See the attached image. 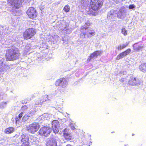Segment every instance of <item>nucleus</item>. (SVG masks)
I'll use <instances>...</instances> for the list:
<instances>
[{
  "label": "nucleus",
  "mask_w": 146,
  "mask_h": 146,
  "mask_svg": "<svg viewBox=\"0 0 146 146\" xmlns=\"http://www.w3.org/2000/svg\"><path fill=\"white\" fill-rule=\"evenodd\" d=\"M140 70L143 72H146V63L141 64L139 67Z\"/></svg>",
  "instance_id": "aec40b11"
},
{
  "label": "nucleus",
  "mask_w": 146,
  "mask_h": 146,
  "mask_svg": "<svg viewBox=\"0 0 146 146\" xmlns=\"http://www.w3.org/2000/svg\"><path fill=\"white\" fill-rule=\"evenodd\" d=\"M85 25L86 26H89L90 25V22L88 21L86 23Z\"/></svg>",
  "instance_id": "4c0bfd02"
},
{
  "label": "nucleus",
  "mask_w": 146,
  "mask_h": 146,
  "mask_svg": "<svg viewBox=\"0 0 146 146\" xmlns=\"http://www.w3.org/2000/svg\"><path fill=\"white\" fill-rule=\"evenodd\" d=\"M44 8V6H42L41 7H40L39 9L41 10L42 11Z\"/></svg>",
  "instance_id": "58836bf2"
},
{
  "label": "nucleus",
  "mask_w": 146,
  "mask_h": 146,
  "mask_svg": "<svg viewBox=\"0 0 146 146\" xmlns=\"http://www.w3.org/2000/svg\"><path fill=\"white\" fill-rule=\"evenodd\" d=\"M139 83V80L132 76H130V79L129 80L128 82V84L132 86L138 84Z\"/></svg>",
  "instance_id": "dca6fc26"
},
{
  "label": "nucleus",
  "mask_w": 146,
  "mask_h": 146,
  "mask_svg": "<svg viewBox=\"0 0 146 146\" xmlns=\"http://www.w3.org/2000/svg\"><path fill=\"white\" fill-rule=\"evenodd\" d=\"M125 79H123V80L122 79H121V81L122 82H124V81L125 80Z\"/></svg>",
  "instance_id": "79ce46f5"
},
{
  "label": "nucleus",
  "mask_w": 146,
  "mask_h": 146,
  "mask_svg": "<svg viewBox=\"0 0 146 146\" xmlns=\"http://www.w3.org/2000/svg\"><path fill=\"white\" fill-rule=\"evenodd\" d=\"M60 140L57 136L50 137L46 142V146H57V142H59Z\"/></svg>",
  "instance_id": "423d86ee"
},
{
  "label": "nucleus",
  "mask_w": 146,
  "mask_h": 146,
  "mask_svg": "<svg viewBox=\"0 0 146 146\" xmlns=\"http://www.w3.org/2000/svg\"><path fill=\"white\" fill-rule=\"evenodd\" d=\"M28 107L27 106H23L21 108V109L23 110H25L27 109Z\"/></svg>",
  "instance_id": "c9c22d12"
},
{
  "label": "nucleus",
  "mask_w": 146,
  "mask_h": 146,
  "mask_svg": "<svg viewBox=\"0 0 146 146\" xmlns=\"http://www.w3.org/2000/svg\"><path fill=\"white\" fill-rule=\"evenodd\" d=\"M131 49L129 48L127 50L122 52L117 56L116 59L117 60H119L120 59L123 58L126 56L128 55L131 52Z\"/></svg>",
  "instance_id": "f3484780"
},
{
  "label": "nucleus",
  "mask_w": 146,
  "mask_h": 146,
  "mask_svg": "<svg viewBox=\"0 0 146 146\" xmlns=\"http://www.w3.org/2000/svg\"><path fill=\"white\" fill-rule=\"evenodd\" d=\"M70 10V7L69 6L66 5L63 8V10L66 12H68Z\"/></svg>",
  "instance_id": "a878e982"
},
{
  "label": "nucleus",
  "mask_w": 146,
  "mask_h": 146,
  "mask_svg": "<svg viewBox=\"0 0 146 146\" xmlns=\"http://www.w3.org/2000/svg\"><path fill=\"white\" fill-rule=\"evenodd\" d=\"M135 6L134 5L132 4L129 5V9H131L135 8Z\"/></svg>",
  "instance_id": "72a5a7b5"
},
{
  "label": "nucleus",
  "mask_w": 146,
  "mask_h": 146,
  "mask_svg": "<svg viewBox=\"0 0 146 146\" xmlns=\"http://www.w3.org/2000/svg\"><path fill=\"white\" fill-rule=\"evenodd\" d=\"M21 102L23 104V103H27V102H25V100H22V101H21Z\"/></svg>",
  "instance_id": "a19ab883"
},
{
  "label": "nucleus",
  "mask_w": 146,
  "mask_h": 146,
  "mask_svg": "<svg viewBox=\"0 0 146 146\" xmlns=\"http://www.w3.org/2000/svg\"><path fill=\"white\" fill-rule=\"evenodd\" d=\"M43 100L41 98L40 99V102H41V105H42V104L44 102V101H42Z\"/></svg>",
  "instance_id": "ea45409f"
},
{
  "label": "nucleus",
  "mask_w": 146,
  "mask_h": 146,
  "mask_svg": "<svg viewBox=\"0 0 146 146\" xmlns=\"http://www.w3.org/2000/svg\"><path fill=\"white\" fill-rule=\"evenodd\" d=\"M40 102L39 99L36 101L35 104L36 105H41V102Z\"/></svg>",
  "instance_id": "f704fd0d"
},
{
  "label": "nucleus",
  "mask_w": 146,
  "mask_h": 146,
  "mask_svg": "<svg viewBox=\"0 0 146 146\" xmlns=\"http://www.w3.org/2000/svg\"><path fill=\"white\" fill-rule=\"evenodd\" d=\"M23 113L21 112L18 115V117H17L16 118L15 120L17 122V121H19L22 117L23 115Z\"/></svg>",
  "instance_id": "bb28decb"
},
{
  "label": "nucleus",
  "mask_w": 146,
  "mask_h": 146,
  "mask_svg": "<svg viewBox=\"0 0 146 146\" xmlns=\"http://www.w3.org/2000/svg\"><path fill=\"white\" fill-rule=\"evenodd\" d=\"M27 13L30 18L33 19L37 16L36 10L33 7L29 8L27 12Z\"/></svg>",
  "instance_id": "1a4fd4ad"
},
{
  "label": "nucleus",
  "mask_w": 146,
  "mask_h": 146,
  "mask_svg": "<svg viewBox=\"0 0 146 146\" xmlns=\"http://www.w3.org/2000/svg\"><path fill=\"white\" fill-rule=\"evenodd\" d=\"M14 131V129L13 127L8 128L5 129V132L6 133L9 134L13 132Z\"/></svg>",
  "instance_id": "4be33fe9"
},
{
  "label": "nucleus",
  "mask_w": 146,
  "mask_h": 146,
  "mask_svg": "<svg viewBox=\"0 0 146 146\" xmlns=\"http://www.w3.org/2000/svg\"><path fill=\"white\" fill-rule=\"evenodd\" d=\"M20 54L18 48L15 47H13L7 51L6 57L7 60H13L19 58Z\"/></svg>",
  "instance_id": "f257e3e1"
},
{
  "label": "nucleus",
  "mask_w": 146,
  "mask_h": 146,
  "mask_svg": "<svg viewBox=\"0 0 146 146\" xmlns=\"http://www.w3.org/2000/svg\"><path fill=\"white\" fill-rule=\"evenodd\" d=\"M137 43H135L133 45V47L135 50L142 51L144 47V46H138L137 44Z\"/></svg>",
  "instance_id": "6ab92c4d"
},
{
  "label": "nucleus",
  "mask_w": 146,
  "mask_h": 146,
  "mask_svg": "<svg viewBox=\"0 0 146 146\" xmlns=\"http://www.w3.org/2000/svg\"><path fill=\"white\" fill-rule=\"evenodd\" d=\"M35 29L30 28L27 29L23 33V36L27 39H30L33 37L36 34Z\"/></svg>",
  "instance_id": "20e7f679"
},
{
  "label": "nucleus",
  "mask_w": 146,
  "mask_h": 146,
  "mask_svg": "<svg viewBox=\"0 0 146 146\" xmlns=\"http://www.w3.org/2000/svg\"><path fill=\"white\" fill-rule=\"evenodd\" d=\"M30 117V115L29 114L24 115L22 119L23 121H25L29 119V117Z\"/></svg>",
  "instance_id": "393cba45"
},
{
  "label": "nucleus",
  "mask_w": 146,
  "mask_h": 146,
  "mask_svg": "<svg viewBox=\"0 0 146 146\" xmlns=\"http://www.w3.org/2000/svg\"><path fill=\"white\" fill-rule=\"evenodd\" d=\"M0 59V74L4 73L3 72L7 71L9 67L3 64L4 60L1 58Z\"/></svg>",
  "instance_id": "ddd939ff"
},
{
  "label": "nucleus",
  "mask_w": 146,
  "mask_h": 146,
  "mask_svg": "<svg viewBox=\"0 0 146 146\" xmlns=\"http://www.w3.org/2000/svg\"><path fill=\"white\" fill-rule=\"evenodd\" d=\"M43 115L45 120H48L49 119V115L48 113H45Z\"/></svg>",
  "instance_id": "c85d7f7f"
},
{
  "label": "nucleus",
  "mask_w": 146,
  "mask_h": 146,
  "mask_svg": "<svg viewBox=\"0 0 146 146\" xmlns=\"http://www.w3.org/2000/svg\"><path fill=\"white\" fill-rule=\"evenodd\" d=\"M63 132L64 136L65 135H66V134L67 135L68 133H70L69 130L66 128L64 129L63 131Z\"/></svg>",
  "instance_id": "cd10ccee"
},
{
  "label": "nucleus",
  "mask_w": 146,
  "mask_h": 146,
  "mask_svg": "<svg viewBox=\"0 0 146 146\" xmlns=\"http://www.w3.org/2000/svg\"><path fill=\"white\" fill-rule=\"evenodd\" d=\"M21 0H8L9 3H11L12 7L18 9L22 5Z\"/></svg>",
  "instance_id": "9b49d317"
},
{
  "label": "nucleus",
  "mask_w": 146,
  "mask_h": 146,
  "mask_svg": "<svg viewBox=\"0 0 146 146\" xmlns=\"http://www.w3.org/2000/svg\"><path fill=\"white\" fill-rule=\"evenodd\" d=\"M68 84V82L65 78H61L58 80L56 82V86H60L62 88L65 87Z\"/></svg>",
  "instance_id": "6e6552de"
},
{
  "label": "nucleus",
  "mask_w": 146,
  "mask_h": 146,
  "mask_svg": "<svg viewBox=\"0 0 146 146\" xmlns=\"http://www.w3.org/2000/svg\"><path fill=\"white\" fill-rule=\"evenodd\" d=\"M29 139L31 142L33 143H34L36 140V138L35 136H31L30 137Z\"/></svg>",
  "instance_id": "b1692460"
},
{
  "label": "nucleus",
  "mask_w": 146,
  "mask_h": 146,
  "mask_svg": "<svg viewBox=\"0 0 146 146\" xmlns=\"http://www.w3.org/2000/svg\"><path fill=\"white\" fill-rule=\"evenodd\" d=\"M121 32L122 34L125 36L127 35V31L124 28H122L121 29Z\"/></svg>",
  "instance_id": "c756f323"
},
{
  "label": "nucleus",
  "mask_w": 146,
  "mask_h": 146,
  "mask_svg": "<svg viewBox=\"0 0 146 146\" xmlns=\"http://www.w3.org/2000/svg\"><path fill=\"white\" fill-rule=\"evenodd\" d=\"M51 129L48 127H41L39 131V134L45 137H47L51 132Z\"/></svg>",
  "instance_id": "0eeeda50"
},
{
  "label": "nucleus",
  "mask_w": 146,
  "mask_h": 146,
  "mask_svg": "<svg viewBox=\"0 0 146 146\" xmlns=\"http://www.w3.org/2000/svg\"><path fill=\"white\" fill-rule=\"evenodd\" d=\"M86 26H82L81 27V30L85 29V31H81L80 35L81 37L84 38L91 37L95 34V31L94 30H87V28Z\"/></svg>",
  "instance_id": "f03ea898"
},
{
  "label": "nucleus",
  "mask_w": 146,
  "mask_h": 146,
  "mask_svg": "<svg viewBox=\"0 0 146 146\" xmlns=\"http://www.w3.org/2000/svg\"><path fill=\"white\" fill-rule=\"evenodd\" d=\"M134 135V134L133 133V134H132V136H133V135Z\"/></svg>",
  "instance_id": "37998d69"
},
{
  "label": "nucleus",
  "mask_w": 146,
  "mask_h": 146,
  "mask_svg": "<svg viewBox=\"0 0 146 146\" xmlns=\"http://www.w3.org/2000/svg\"><path fill=\"white\" fill-rule=\"evenodd\" d=\"M41 99L43 100L42 101H44V102L45 101H46L48 99V96H42L41 97Z\"/></svg>",
  "instance_id": "473e14b6"
},
{
  "label": "nucleus",
  "mask_w": 146,
  "mask_h": 146,
  "mask_svg": "<svg viewBox=\"0 0 146 146\" xmlns=\"http://www.w3.org/2000/svg\"><path fill=\"white\" fill-rule=\"evenodd\" d=\"M21 146H29V139L27 135H22L21 137Z\"/></svg>",
  "instance_id": "f8f14e48"
},
{
  "label": "nucleus",
  "mask_w": 146,
  "mask_h": 146,
  "mask_svg": "<svg viewBox=\"0 0 146 146\" xmlns=\"http://www.w3.org/2000/svg\"><path fill=\"white\" fill-rule=\"evenodd\" d=\"M52 127L54 132L55 134L58 133L59 131V124L58 120H54L52 121Z\"/></svg>",
  "instance_id": "2eb2a0df"
},
{
  "label": "nucleus",
  "mask_w": 146,
  "mask_h": 146,
  "mask_svg": "<svg viewBox=\"0 0 146 146\" xmlns=\"http://www.w3.org/2000/svg\"><path fill=\"white\" fill-rule=\"evenodd\" d=\"M40 127V126L38 123L34 122L30 124L27 127V129L29 132L34 133L36 132Z\"/></svg>",
  "instance_id": "39448f33"
},
{
  "label": "nucleus",
  "mask_w": 146,
  "mask_h": 146,
  "mask_svg": "<svg viewBox=\"0 0 146 146\" xmlns=\"http://www.w3.org/2000/svg\"><path fill=\"white\" fill-rule=\"evenodd\" d=\"M125 145V146H128V145Z\"/></svg>",
  "instance_id": "c03bdc74"
},
{
  "label": "nucleus",
  "mask_w": 146,
  "mask_h": 146,
  "mask_svg": "<svg viewBox=\"0 0 146 146\" xmlns=\"http://www.w3.org/2000/svg\"><path fill=\"white\" fill-rule=\"evenodd\" d=\"M102 53V51H96L92 54L88 58V60L90 61L92 58H96L98 56L100 55Z\"/></svg>",
  "instance_id": "a211bd4d"
},
{
  "label": "nucleus",
  "mask_w": 146,
  "mask_h": 146,
  "mask_svg": "<svg viewBox=\"0 0 146 146\" xmlns=\"http://www.w3.org/2000/svg\"><path fill=\"white\" fill-rule=\"evenodd\" d=\"M129 42H127L125 43L121 44L120 45H119L117 48L118 50H121L125 48L126 46H128Z\"/></svg>",
  "instance_id": "412c9836"
},
{
  "label": "nucleus",
  "mask_w": 146,
  "mask_h": 146,
  "mask_svg": "<svg viewBox=\"0 0 146 146\" xmlns=\"http://www.w3.org/2000/svg\"><path fill=\"white\" fill-rule=\"evenodd\" d=\"M6 104L7 103L6 102H2L0 103V107L1 108H3L6 107Z\"/></svg>",
  "instance_id": "2f4dec72"
},
{
  "label": "nucleus",
  "mask_w": 146,
  "mask_h": 146,
  "mask_svg": "<svg viewBox=\"0 0 146 146\" xmlns=\"http://www.w3.org/2000/svg\"><path fill=\"white\" fill-rule=\"evenodd\" d=\"M65 26H66L64 27V28H65L66 27V25H65ZM66 27H67V26H66Z\"/></svg>",
  "instance_id": "a18cd8bd"
},
{
  "label": "nucleus",
  "mask_w": 146,
  "mask_h": 146,
  "mask_svg": "<svg viewBox=\"0 0 146 146\" xmlns=\"http://www.w3.org/2000/svg\"><path fill=\"white\" fill-rule=\"evenodd\" d=\"M70 126L72 129L74 130L75 129L74 126L73 124H71Z\"/></svg>",
  "instance_id": "e433bc0d"
},
{
  "label": "nucleus",
  "mask_w": 146,
  "mask_h": 146,
  "mask_svg": "<svg viewBox=\"0 0 146 146\" xmlns=\"http://www.w3.org/2000/svg\"><path fill=\"white\" fill-rule=\"evenodd\" d=\"M64 137L66 140L68 141L71 140L72 139L71 133H68L66 135H65Z\"/></svg>",
  "instance_id": "5701e85b"
},
{
  "label": "nucleus",
  "mask_w": 146,
  "mask_h": 146,
  "mask_svg": "<svg viewBox=\"0 0 146 146\" xmlns=\"http://www.w3.org/2000/svg\"><path fill=\"white\" fill-rule=\"evenodd\" d=\"M126 9L124 8H122L118 11L117 17L121 19H123L125 17Z\"/></svg>",
  "instance_id": "4468645a"
},
{
  "label": "nucleus",
  "mask_w": 146,
  "mask_h": 146,
  "mask_svg": "<svg viewBox=\"0 0 146 146\" xmlns=\"http://www.w3.org/2000/svg\"><path fill=\"white\" fill-rule=\"evenodd\" d=\"M63 30L66 31V33H71V31L68 29V27H66L64 28V29H63Z\"/></svg>",
  "instance_id": "7c9ffc66"
},
{
  "label": "nucleus",
  "mask_w": 146,
  "mask_h": 146,
  "mask_svg": "<svg viewBox=\"0 0 146 146\" xmlns=\"http://www.w3.org/2000/svg\"><path fill=\"white\" fill-rule=\"evenodd\" d=\"M117 10H111L108 13V19L110 20L115 19L117 17Z\"/></svg>",
  "instance_id": "9d476101"
},
{
  "label": "nucleus",
  "mask_w": 146,
  "mask_h": 146,
  "mask_svg": "<svg viewBox=\"0 0 146 146\" xmlns=\"http://www.w3.org/2000/svg\"><path fill=\"white\" fill-rule=\"evenodd\" d=\"M103 4V0H91L90 2L91 9L95 11H97L100 9Z\"/></svg>",
  "instance_id": "7ed1b4c3"
}]
</instances>
